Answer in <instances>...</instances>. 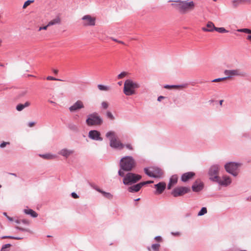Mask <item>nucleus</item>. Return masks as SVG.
<instances>
[{
	"label": "nucleus",
	"instance_id": "nucleus-13",
	"mask_svg": "<svg viewBox=\"0 0 251 251\" xmlns=\"http://www.w3.org/2000/svg\"><path fill=\"white\" fill-rule=\"evenodd\" d=\"M83 108H84L83 102L80 100H78L73 105L69 107V110L73 112L78 111Z\"/></svg>",
	"mask_w": 251,
	"mask_h": 251
},
{
	"label": "nucleus",
	"instance_id": "nucleus-33",
	"mask_svg": "<svg viewBox=\"0 0 251 251\" xmlns=\"http://www.w3.org/2000/svg\"><path fill=\"white\" fill-rule=\"evenodd\" d=\"M159 244H153L151 245V249L153 250V251H159L160 248Z\"/></svg>",
	"mask_w": 251,
	"mask_h": 251
},
{
	"label": "nucleus",
	"instance_id": "nucleus-8",
	"mask_svg": "<svg viewBox=\"0 0 251 251\" xmlns=\"http://www.w3.org/2000/svg\"><path fill=\"white\" fill-rule=\"evenodd\" d=\"M81 20V24L84 26H93L96 25V17L90 15L83 16Z\"/></svg>",
	"mask_w": 251,
	"mask_h": 251
},
{
	"label": "nucleus",
	"instance_id": "nucleus-28",
	"mask_svg": "<svg viewBox=\"0 0 251 251\" xmlns=\"http://www.w3.org/2000/svg\"><path fill=\"white\" fill-rule=\"evenodd\" d=\"M144 171L145 172V173L149 176H151V177H155V176H157V175H155L153 173H152V169L151 170H149L147 168H145L144 169Z\"/></svg>",
	"mask_w": 251,
	"mask_h": 251
},
{
	"label": "nucleus",
	"instance_id": "nucleus-19",
	"mask_svg": "<svg viewBox=\"0 0 251 251\" xmlns=\"http://www.w3.org/2000/svg\"><path fill=\"white\" fill-rule=\"evenodd\" d=\"M217 182L220 185L226 186L230 184L231 181L229 177L224 176L223 177V180L220 179L219 178V181H217Z\"/></svg>",
	"mask_w": 251,
	"mask_h": 251
},
{
	"label": "nucleus",
	"instance_id": "nucleus-60",
	"mask_svg": "<svg viewBox=\"0 0 251 251\" xmlns=\"http://www.w3.org/2000/svg\"><path fill=\"white\" fill-rule=\"evenodd\" d=\"M53 72H54V74H57L58 73V71L57 70H54L53 71Z\"/></svg>",
	"mask_w": 251,
	"mask_h": 251
},
{
	"label": "nucleus",
	"instance_id": "nucleus-47",
	"mask_svg": "<svg viewBox=\"0 0 251 251\" xmlns=\"http://www.w3.org/2000/svg\"><path fill=\"white\" fill-rule=\"evenodd\" d=\"M10 144L9 142H3V143H2L0 145V148H4L6 146V145H9Z\"/></svg>",
	"mask_w": 251,
	"mask_h": 251
},
{
	"label": "nucleus",
	"instance_id": "nucleus-1",
	"mask_svg": "<svg viewBox=\"0 0 251 251\" xmlns=\"http://www.w3.org/2000/svg\"><path fill=\"white\" fill-rule=\"evenodd\" d=\"M174 2L175 3H172V5L183 14H185L193 11L195 7V3L192 0H187L181 1L178 0L175 1Z\"/></svg>",
	"mask_w": 251,
	"mask_h": 251
},
{
	"label": "nucleus",
	"instance_id": "nucleus-25",
	"mask_svg": "<svg viewBox=\"0 0 251 251\" xmlns=\"http://www.w3.org/2000/svg\"><path fill=\"white\" fill-rule=\"evenodd\" d=\"M26 214L30 215L32 218H36L38 216L37 213L31 209H26L24 210Z\"/></svg>",
	"mask_w": 251,
	"mask_h": 251
},
{
	"label": "nucleus",
	"instance_id": "nucleus-41",
	"mask_svg": "<svg viewBox=\"0 0 251 251\" xmlns=\"http://www.w3.org/2000/svg\"><path fill=\"white\" fill-rule=\"evenodd\" d=\"M127 75V73L123 72L118 75V79H122Z\"/></svg>",
	"mask_w": 251,
	"mask_h": 251
},
{
	"label": "nucleus",
	"instance_id": "nucleus-26",
	"mask_svg": "<svg viewBox=\"0 0 251 251\" xmlns=\"http://www.w3.org/2000/svg\"><path fill=\"white\" fill-rule=\"evenodd\" d=\"M96 190L100 193H101L104 197L108 199H112L113 198V195L110 193L104 192L99 188H97Z\"/></svg>",
	"mask_w": 251,
	"mask_h": 251
},
{
	"label": "nucleus",
	"instance_id": "nucleus-27",
	"mask_svg": "<svg viewBox=\"0 0 251 251\" xmlns=\"http://www.w3.org/2000/svg\"><path fill=\"white\" fill-rule=\"evenodd\" d=\"M152 173L155 175H157V176H155V177H159L162 175V171L158 168H153L152 169Z\"/></svg>",
	"mask_w": 251,
	"mask_h": 251
},
{
	"label": "nucleus",
	"instance_id": "nucleus-59",
	"mask_svg": "<svg viewBox=\"0 0 251 251\" xmlns=\"http://www.w3.org/2000/svg\"><path fill=\"white\" fill-rule=\"evenodd\" d=\"M26 93H27V92H26V91H24V92L22 93V96H24L26 94Z\"/></svg>",
	"mask_w": 251,
	"mask_h": 251
},
{
	"label": "nucleus",
	"instance_id": "nucleus-23",
	"mask_svg": "<svg viewBox=\"0 0 251 251\" xmlns=\"http://www.w3.org/2000/svg\"><path fill=\"white\" fill-rule=\"evenodd\" d=\"M187 86V85L182 84L180 85H167L164 86V87L166 89H182L184 88H186Z\"/></svg>",
	"mask_w": 251,
	"mask_h": 251
},
{
	"label": "nucleus",
	"instance_id": "nucleus-54",
	"mask_svg": "<svg viewBox=\"0 0 251 251\" xmlns=\"http://www.w3.org/2000/svg\"><path fill=\"white\" fill-rule=\"evenodd\" d=\"M171 234L173 235H175V236H178V235H180V233L179 232H171Z\"/></svg>",
	"mask_w": 251,
	"mask_h": 251
},
{
	"label": "nucleus",
	"instance_id": "nucleus-22",
	"mask_svg": "<svg viewBox=\"0 0 251 251\" xmlns=\"http://www.w3.org/2000/svg\"><path fill=\"white\" fill-rule=\"evenodd\" d=\"M177 179L178 177L176 176H173L170 178V182L168 186V189H171L172 186L177 183Z\"/></svg>",
	"mask_w": 251,
	"mask_h": 251
},
{
	"label": "nucleus",
	"instance_id": "nucleus-2",
	"mask_svg": "<svg viewBox=\"0 0 251 251\" xmlns=\"http://www.w3.org/2000/svg\"><path fill=\"white\" fill-rule=\"evenodd\" d=\"M135 161L131 156H125L121 158L120 163L121 169L119 171V175L123 177L124 171H130L135 167Z\"/></svg>",
	"mask_w": 251,
	"mask_h": 251
},
{
	"label": "nucleus",
	"instance_id": "nucleus-16",
	"mask_svg": "<svg viewBox=\"0 0 251 251\" xmlns=\"http://www.w3.org/2000/svg\"><path fill=\"white\" fill-rule=\"evenodd\" d=\"M203 184L200 180H196L192 186V190L194 192H199L202 189Z\"/></svg>",
	"mask_w": 251,
	"mask_h": 251
},
{
	"label": "nucleus",
	"instance_id": "nucleus-31",
	"mask_svg": "<svg viewBox=\"0 0 251 251\" xmlns=\"http://www.w3.org/2000/svg\"><path fill=\"white\" fill-rule=\"evenodd\" d=\"M214 30L219 33H226L228 31L226 30L224 27H215Z\"/></svg>",
	"mask_w": 251,
	"mask_h": 251
},
{
	"label": "nucleus",
	"instance_id": "nucleus-62",
	"mask_svg": "<svg viewBox=\"0 0 251 251\" xmlns=\"http://www.w3.org/2000/svg\"><path fill=\"white\" fill-rule=\"evenodd\" d=\"M223 102V100H221L220 101V105H222V103Z\"/></svg>",
	"mask_w": 251,
	"mask_h": 251
},
{
	"label": "nucleus",
	"instance_id": "nucleus-44",
	"mask_svg": "<svg viewBox=\"0 0 251 251\" xmlns=\"http://www.w3.org/2000/svg\"><path fill=\"white\" fill-rule=\"evenodd\" d=\"M47 80H57V81H61L62 80L60 79L56 78L55 77H53L50 76H48L47 77Z\"/></svg>",
	"mask_w": 251,
	"mask_h": 251
},
{
	"label": "nucleus",
	"instance_id": "nucleus-5",
	"mask_svg": "<svg viewBox=\"0 0 251 251\" xmlns=\"http://www.w3.org/2000/svg\"><path fill=\"white\" fill-rule=\"evenodd\" d=\"M86 123L88 126H98L102 124L103 121L97 113L94 112L88 116Z\"/></svg>",
	"mask_w": 251,
	"mask_h": 251
},
{
	"label": "nucleus",
	"instance_id": "nucleus-56",
	"mask_svg": "<svg viewBox=\"0 0 251 251\" xmlns=\"http://www.w3.org/2000/svg\"><path fill=\"white\" fill-rule=\"evenodd\" d=\"M3 214L6 217V218L8 219V220H12V218H10L9 216H8L7 215L6 213L4 212V213H3Z\"/></svg>",
	"mask_w": 251,
	"mask_h": 251
},
{
	"label": "nucleus",
	"instance_id": "nucleus-50",
	"mask_svg": "<svg viewBox=\"0 0 251 251\" xmlns=\"http://www.w3.org/2000/svg\"><path fill=\"white\" fill-rule=\"evenodd\" d=\"M71 195H72V197L74 198V199H77V198H78V196L75 192L72 193Z\"/></svg>",
	"mask_w": 251,
	"mask_h": 251
},
{
	"label": "nucleus",
	"instance_id": "nucleus-6",
	"mask_svg": "<svg viewBox=\"0 0 251 251\" xmlns=\"http://www.w3.org/2000/svg\"><path fill=\"white\" fill-rule=\"evenodd\" d=\"M124 176L123 183L125 185H130L136 183L142 178L140 175L132 173H128Z\"/></svg>",
	"mask_w": 251,
	"mask_h": 251
},
{
	"label": "nucleus",
	"instance_id": "nucleus-7",
	"mask_svg": "<svg viewBox=\"0 0 251 251\" xmlns=\"http://www.w3.org/2000/svg\"><path fill=\"white\" fill-rule=\"evenodd\" d=\"M220 170V167L218 165H213L210 167L208 171V175L209 178L217 182L219 181V172Z\"/></svg>",
	"mask_w": 251,
	"mask_h": 251
},
{
	"label": "nucleus",
	"instance_id": "nucleus-18",
	"mask_svg": "<svg viewBox=\"0 0 251 251\" xmlns=\"http://www.w3.org/2000/svg\"><path fill=\"white\" fill-rule=\"evenodd\" d=\"M215 26L214 24L211 22H208L206 24V27H202V30L206 32H212L214 30Z\"/></svg>",
	"mask_w": 251,
	"mask_h": 251
},
{
	"label": "nucleus",
	"instance_id": "nucleus-30",
	"mask_svg": "<svg viewBox=\"0 0 251 251\" xmlns=\"http://www.w3.org/2000/svg\"><path fill=\"white\" fill-rule=\"evenodd\" d=\"M98 88L100 91H108L109 90V87L108 86L103 85H101V84H99L98 85Z\"/></svg>",
	"mask_w": 251,
	"mask_h": 251
},
{
	"label": "nucleus",
	"instance_id": "nucleus-21",
	"mask_svg": "<svg viewBox=\"0 0 251 251\" xmlns=\"http://www.w3.org/2000/svg\"><path fill=\"white\" fill-rule=\"evenodd\" d=\"M61 23V19L59 16L56 17L54 19L50 20L48 23V25L49 26L55 25H59Z\"/></svg>",
	"mask_w": 251,
	"mask_h": 251
},
{
	"label": "nucleus",
	"instance_id": "nucleus-51",
	"mask_svg": "<svg viewBox=\"0 0 251 251\" xmlns=\"http://www.w3.org/2000/svg\"><path fill=\"white\" fill-rule=\"evenodd\" d=\"M112 40L113 41H114L115 42H117L118 43L122 44H124V43L123 41H119V40H117L116 39H114V38H112Z\"/></svg>",
	"mask_w": 251,
	"mask_h": 251
},
{
	"label": "nucleus",
	"instance_id": "nucleus-64",
	"mask_svg": "<svg viewBox=\"0 0 251 251\" xmlns=\"http://www.w3.org/2000/svg\"><path fill=\"white\" fill-rule=\"evenodd\" d=\"M148 250H149V251H151L150 248L148 247Z\"/></svg>",
	"mask_w": 251,
	"mask_h": 251
},
{
	"label": "nucleus",
	"instance_id": "nucleus-61",
	"mask_svg": "<svg viewBox=\"0 0 251 251\" xmlns=\"http://www.w3.org/2000/svg\"><path fill=\"white\" fill-rule=\"evenodd\" d=\"M3 227L2 226V225H1V224L0 223V229H3Z\"/></svg>",
	"mask_w": 251,
	"mask_h": 251
},
{
	"label": "nucleus",
	"instance_id": "nucleus-32",
	"mask_svg": "<svg viewBox=\"0 0 251 251\" xmlns=\"http://www.w3.org/2000/svg\"><path fill=\"white\" fill-rule=\"evenodd\" d=\"M11 246V245L10 244H6L2 246L0 251H8L9 248Z\"/></svg>",
	"mask_w": 251,
	"mask_h": 251
},
{
	"label": "nucleus",
	"instance_id": "nucleus-17",
	"mask_svg": "<svg viewBox=\"0 0 251 251\" xmlns=\"http://www.w3.org/2000/svg\"><path fill=\"white\" fill-rule=\"evenodd\" d=\"M195 173L193 172H187L183 174L181 176V179L183 182H186L189 179L192 178L194 176Z\"/></svg>",
	"mask_w": 251,
	"mask_h": 251
},
{
	"label": "nucleus",
	"instance_id": "nucleus-43",
	"mask_svg": "<svg viewBox=\"0 0 251 251\" xmlns=\"http://www.w3.org/2000/svg\"><path fill=\"white\" fill-rule=\"evenodd\" d=\"M33 1H32V0H27L26 1L24 5H23V8L24 9H25V8H26L28 5H29L32 2H33Z\"/></svg>",
	"mask_w": 251,
	"mask_h": 251
},
{
	"label": "nucleus",
	"instance_id": "nucleus-63",
	"mask_svg": "<svg viewBox=\"0 0 251 251\" xmlns=\"http://www.w3.org/2000/svg\"><path fill=\"white\" fill-rule=\"evenodd\" d=\"M11 175H13V176H16V174H11Z\"/></svg>",
	"mask_w": 251,
	"mask_h": 251
},
{
	"label": "nucleus",
	"instance_id": "nucleus-55",
	"mask_svg": "<svg viewBox=\"0 0 251 251\" xmlns=\"http://www.w3.org/2000/svg\"><path fill=\"white\" fill-rule=\"evenodd\" d=\"M164 99V97L163 96H159L158 98V99L157 100L159 101H160Z\"/></svg>",
	"mask_w": 251,
	"mask_h": 251
},
{
	"label": "nucleus",
	"instance_id": "nucleus-10",
	"mask_svg": "<svg viewBox=\"0 0 251 251\" xmlns=\"http://www.w3.org/2000/svg\"><path fill=\"white\" fill-rule=\"evenodd\" d=\"M190 189L187 187H178L175 188L171 194L174 197H177L183 196V195L189 193Z\"/></svg>",
	"mask_w": 251,
	"mask_h": 251
},
{
	"label": "nucleus",
	"instance_id": "nucleus-11",
	"mask_svg": "<svg viewBox=\"0 0 251 251\" xmlns=\"http://www.w3.org/2000/svg\"><path fill=\"white\" fill-rule=\"evenodd\" d=\"M239 166V164L230 162L226 164L225 166V168L226 172L232 174L234 176H236L238 174L236 170Z\"/></svg>",
	"mask_w": 251,
	"mask_h": 251
},
{
	"label": "nucleus",
	"instance_id": "nucleus-34",
	"mask_svg": "<svg viewBox=\"0 0 251 251\" xmlns=\"http://www.w3.org/2000/svg\"><path fill=\"white\" fill-rule=\"evenodd\" d=\"M106 114V117L109 119H110L111 120H114L115 119L114 116L113 115L112 113L110 111H107Z\"/></svg>",
	"mask_w": 251,
	"mask_h": 251
},
{
	"label": "nucleus",
	"instance_id": "nucleus-49",
	"mask_svg": "<svg viewBox=\"0 0 251 251\" xmlns=\"http://www.w3.org/2000/svg\"><path fill=\"white\" fill-rule=\"evenodd\" d=\"M154 239L157 242H161L162 239L161 236H157L154 238Z\"/></svg>",
	"mask_w": 251,
	"mask_h": 251
},
{
	"label": "nucleus",
	"instance_id": "nucleus-40",
	"mask_svg": "<svg viewBox=\"0 0 251 251\" xmlns=\"http://www.w3.org/2000/svg\"><path fill=\"white\" fill-rule=\"evenodd\" d=\"M24 106L23 104L20 103L16 106V110L18 111H21L24 109Z\"/></svg>",
	"mask_w": 251,
	"mask_h": 251
},
{
	"label": "nucleus",
	"instance_id": "nucleus-45",
	"mask_svg": "<svg viewBox=\"0 0 251 251\" xmlns=\"http://www.w3.org/2000/svg\"><path fill=\"white\" fill-rule=\"evenodd\" d=\"M43 158L45 159H51L52 158V156L50 154H44L41 156Z\"/></svg>",
	"mask_w": 251,
	"mask_h": 251
},
{
	"label": "nucleus",
	"instance_id": "nucleus-42",
	"mask_svg": "<svg viewBox=\"0 0 251 251\" xmlns=\"http://www.w3.org/2000/svg\"><path fill=\"white\" fill-rule=\"evenodd\" d=\"M227 79V77H223V78H216V79H215L213 80H212V82H221V81H224L226 79Z\"/></svg>",
	"mask_w": 251,
	"mask_h": 251
},
{
	"label": "nucleus",
	"instance_id": "nucleus-29",
	"mask_svg": "<svg viewBox=\"0 0 251 251\" xmlns=\"http://www.w3.org/2000/svg\"><path fill=\"white\" fill-rule=\"evenodd\" d=\"M233 3H238L241 4H250L251 0H235L233 1Z\"/></svg>",
	"mask_w": 251,
	"mask_h": 251
},
{
	"label": "nucleus",
	"instance_id": "nucleus-38",
	"mask_svg": "<svg viewBox=\"0 0 251 251\" xmlns=\"http://www.w3.org/2000/svg\"><path fill=\"white\" fill-rule=\"evenodd\" d=\"M10 238V239H16V240H21L23 238V237H15V236H3L2 237V238Z\"/></svg>",
	"mask_w": 251,
	"mask_h": 251
},
{
	"label": "nucleus",
	"instance_id": "nucleus-3",
	"mask_svg": "<svg viewBox=\"0 0 251 251\" xmlns=\"http://www.w3.org/2000/svg\"><path fill=\"white\" fill-rule=\"evenodd\" d=\"M105 136L109 139V145L111 148L121 150L125 147L124 144L121 142L115 132L109 131L106 133Z\"/></svg>",
	"mask_w": 251,
	"mask_h": 251
},
{
	"label": "nucleus",
	"instance_id": "nucleus-53",
	"mask_svg": "<svg viewBox=\"0 0 251 251\" xmlns=\"http://www.w3.org/2000/svg\"><path fill=\"white\" fill-rule=\"evenodd\" d=\"M35 125L34 122H30L28 123V126L30 127H33Z\"/></svg>",
	"mask_w": 251,
	"mask_h": 251
},
{
	"label": "nucleus",
	"instance_id": "nucleus-57",
	"mask_svg": "<svg viewBox=\"0 0 251 251\" xmlns=\"http://www.w3.org/2000/svg\"><path fill=\"white\" fill-rule=\"evenodd\" d=\"M247 39L251 41V35L248 36Z\"/></svg>",
	"mask_w": 251,
	"mask_h": 251
},
{
	"label": "nucleus",
	"instance_id": "nucleus-46",
	"mask_svg": "<svg viewBox=\"0 0 251 251\" xmlns=\"http://www.w3.org/2000/svg\"><path fill=\"white\" fill-rule=\"evenodd\" d=\"M49 26V25H48V24L47 25H46L45 26L40 27L38 29V31H40L41 30H47Z\"/></svg>",
	"mask_w": 251,
	"mask_h": 251
},
{
	"label": "nucleus",
	"instance_id": "nucleus-39",
	"mask_svg": "<svg viewBox=\"0 0 251 251\" xmlns=\"http://www.w3.org/2000/svg\"><path fill=\"white\" fill-rule=\"evenodd\" d=\"M125 145V147H126L127 149L129 151H133L134 150V148L132 145L130 143H127Z\"/></svg>",
	"mask_w": 251,
	"mask_h": 251
},
{
	"label": "nucleus",
	"instance_id": "nucleus-14",
	"mask_svg": "<svg viewBox=\"0 0 251 251\" xmlns=\"http://www.w3.org/2000/svg\"><path fill=\"white\" fill-rule=\"evenodd\" d=\"M100 133L99 131L95 130H91L89 132V137L95 140L102 141V138L100 137Z\"/></svg>",
	"mask_w": 251,
	"mask_h": 251
},
{
	"label": "nucleus",
	"instance_id": "nucleus-9",
	"mask_svg": "<svg viewBox=\"0 0 251 251\" xmlns=\"http://www.w3.org/2000/svg\"><path fill=\"white\" fill-rule=\"evenodd\" d=\"M224 74L225 75H227V78H230L233 76L244 77L247 75L245 72L242 71L241 70L238 69L235 70H226L224 71Z\"/></svg>",
	"mask_w": 251,
	"mask_h": 251
},
{
	"label": "nucleus",
	"instance_id": "nucleus-37",
	"mask_svg": "<svg viewBox=\"0 0 251 251\" xmlns=\"http://www.w3.org/2000/svg\"><path fill=\"white\" fill-rule=\"evenodd\" d=\"M101 107L104 109H106L109 106V103L107 101H103L101 103Z\"/></svg>",
	"mask_w": 251,
	"mask_h": 251
},
{
	"label": "nucleus",
	"instance_id": "nucleus-58",
	"mask_svg": "<svg viewBox=\"0 0 251 251\" xmlns=\"http://www.w3.org/2000/svg\"><path fill=\"white\" fill-rule=\"evenodd\" d=\"M240 3H234L233 2V4L234 5V7H237L238 6V4H239Z\"/></svg>",
	"mask_w": 251,
	"mask_h": 251
},
{
	"label": "nucleus",
	"instance_id": "nucleus-20",
	"mask_svg": "<svg viewBox=\"0 0 251 251\" xmlns=\"http://www.w3.org/2000/svg\"><path fill=\"white\" fill-rule=\"evenodd\" d=\"M143 186V183H139L128 188L130 192H137Z\"/></svg>",
	"mask_w": 251,
	"mask_h": 251
},
{
	"label": "nucleus",
	"instance_id": "nucleus-15",
	"mask_svg": "<svg viewBox=\"0 0 251 251\" xmlns=\"http://www.w3.org/2000/svg\"><path fill=\"white\" fill-rule=\"evenodd\" d=\"M166 183L164 182H161L158 183V184L155 185V188L156 189V191L155 192V194L159 195L163 193L164 190L166 188Z\"/></svg>",
	"mask_w": 251,
	"mask_h": 251
},
{
	"label": "nucleus",
	"instance_id": "nucleus-12",
	"mask_svg": "<svg viewBox=\"0 0 251 251\" xmlns=\"http://www.w3.org/2000/svg\"><path fill=\"white\" fill-rule=\"evenodd\" d=\"M15 222L17 224V229L22 231L30 232V230L25 227L29 224V221H15Z\"/></svg>",
	"mask_w": 251,
	"mask_h": 251
},
{
	"label": "nucleus",
	"instance_id": "nucleus-24",
	"mask_svg": "<svg viewBox=\"0 0 251 251\" xmlns=\"http://www.w3.org/2000/svg\"><path fill=\"white\" fill-rule=\"evenodd\" d=\"M74 152L73 151L67 150L66 149H62L59 151V154L63 156L67 157Z\"/></svg>",
	"mask_w": 251,
	"mask_h": 251
},
{
	"label": "nucleus",
	"instance_id": "nucleus-48",
	"mask_svg": "<svg viewBox=\"0 0 251 251\" xmlns=\"http://www.w3.org/2000/svg\"><path fill=\"white\" fill-rule=\"evenodd\" d=\"M23 104V106H24V108H25V107H27L29 106L31 104V103L29 101H27L24 104Z\"/></svg>",
	"mask_w": 251,
	"mask_h": 251
},
{
	"label": "nucleus",
	"instance_id": "nucleus-52",
	"mask_svg": "<svg viewBox=\"0 0 251 251\" xmlns=\"http://www.w3.org/2000/svg\"><path fill=\"white\" fill-rule=\"evenodd\" d=\"M152 182H153L152 181H145V182H142L141 183H143V186H144V185H145L146 184H150V183H151Z\"/></svg>",
	"mask_w": 251,
	"mask_h": 251
},
{
	"label": "nucleus",
	"instance_id": "nucleus-4",
	"mask_svg": "<svg viewBox=\"0 0 251 251\" xmlns=\"http://www.w3.org/2000/svg\"><path fill=\"white\" fill-rule=\"evenodd\" d=\"M139 87L137 83L130 79L125 81L124 87V93L126 96H131L135 94V89Z\"/></svg>",
	"mask_w": 251,
	"mask_h": 251
},
{
	"label": "nucleus",
	"instance_id": "nucleus-35",
	"mask_svg": "<svg viewBox=\"0 0 251 251\" xmlns=\"http://www.w3.org/2000/svg\"><path fill=\"white\" fill-rule=\"evenodd\" d=\"M237 31L240 32H244L248 34H251V30L248 28H242L238 29Z\"/></svg>",
	"mask_w": 251,
	"mask_h": 251
},
{
	"label": "nucleus",
	"instance_id": "nucleus-36",
	"mask_svg": "<svg viewBox=\"0 0 251 251\" xmlns=\"http://www.w3.org/2000/svg\"><path fill=\"white\" fill-rule=\"evenodd\" d=\"M207 212V209L206 207H202L201 211L198 213V215L199 216H201L204 215V214L206 213Z\"/></svg>",
	"mask_w": 251,
	"mask_h": 251
}]
</instances>
